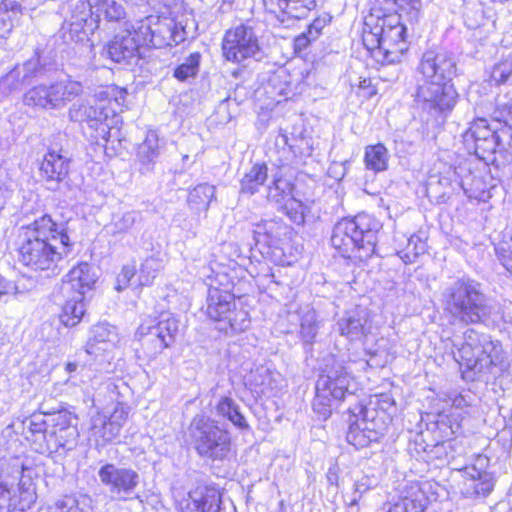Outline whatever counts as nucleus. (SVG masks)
<instances>
[{"mask_svg": "<svg viewBox=\"0 0 512 512\" xmlns=\"http://www.w3.org/2000/svg\"><path fill=\"white\" fill-rule=\"evenodd\" d=\"M72 247L66 224H58L50 215H43L26 227H21L18 261L35 272L54 271Z\"/></svg>", "mask_w": 512, "mask_h": 512, "instance_id": "1", "label": "nucleus"}, {"mask_svg": "<svg viewBox=\"0 0 512 512\" xmlns=\"http://www.w3.org/2000/svg\"><path fill=\"white\" fill-rule=\"evenodd\" d=\"M441 302L449 323L453 325H486L494 311L482 285L470 278H458L447 285L441 294Z\"/></svg>", "mask_w": 512, "mask_h": 512, "instance_id": "2", "label": "nucleus"}, {"mask_svg": "<svg viewBox=\"0 0 512 512\" xmlns=\"http://www.w3.org/2000/svg\"><path fill=\"white\" fill-rule=\"evenodd\" d=\"M419 71L426 83L419 86L418 97L440 111L452 110L458 98L451 84L457 73L453 55L445 50H428L422 55Z\"/></svg>", "mask_w": 512, "mask_h": 512, "instance_id": "3", "label": "nucleus"}, {"mask_svg": "<svg viewBox=\"0 0 512 512\" xmlns=\"http://www.w3.org/2000/svg\"><path fill=\"white\" fill-rule=\"evenodd\" d=\"M382 224L372 215L360 213L354 218H343L336 223L331 236L332 246L343 256L360 261L371 258L376 250Z\"/></svg>", "mask_w": 512, "mask_h": 512, "instance_id": "4", "label": "nucleus"}, {"mask_svg": "<svg viewBox=\"0 0 512 512\" xmlns=\"http://www.w3.org/2000/svg\"><path fill=\"white\" fill-rule=\"evenodd\" d=\"M468 153L497 167L512 163V135L507 128L498 129L486 118H477L462 135Z\"/></svg>", "mask_w": 512, "mask_h": 512, "instance_id": "5", "label": "nucleus"}, {"mask_svg": "<svg viewBox=\"0 0 512 512\" xmlns=\"http://www.w3.org/2000/svg\"><path fill=\"white\" fill-rule=\"evenodd\" d=\"M406 28L400 22V15L371 13L364 22L362 41L367 50L377 52L385 63L400 61L405 46Z\"/></svg>", "mask_w": 512, "mask_h": 512, "instance_id": "6", "label": "nucleus"}, {"mask_svg": "<svg viewBox=\"0 0 512 512\" xmlns=\"http://www.w3.org/2000/svg\"><path fill=\"white\" fill-rule=\"evenodd\" d=\"M455 360L475 373L491 372L493 368L504 372L509 367L501 343L473 328L463 333V342Z\"/></svg>", "mask_w": 512, "mask_h": 512, "instance_id": "7", "label": "nucleus"}, {"mask_svg": "<svg viewBox=\"0 0 512 512\" xmlns=\"http://www.w3.org/2000/svg\"><path fill=\"white\" fill-rule=\"evenodd\" d=\"M189 435L196 452L212 461L225 459L231 451L229 432L204 415H196L189 426Z\"/></svg>", "mask_w": 512, "mask_h": 512, "instance_id": "8", "label": "nucleus"}, {"mask_svg": "<svg viewBox=\"0 0 512 512\" xmlns=\"http://www.w3.org/2000/svg\"><path fill=\"white\" fill-rule=\"evenodd\" d=\"M83 85L71 78L62 79L49 85L40 84L29 89L23 97L27 106L45 110H59L83 93Z\"/></svg>", "mask_w": 512, "mask_h": 512, "instance_id": "9", "label": "nucleus"}, {"mask_svg": "<svg viewBox=\"0 0 512 512\" xmlns=\"http://www.w3.org/2000/svg\"><path fill=\"white\" fill-rule=\"evenodd\" d=\"M348 411L350 413V424L346 434L348 443L360 449L372 442H377L383 435L384 423L377 419L375 408L359 403Z\"/></svg>", "mask_w": 512, "mask_h": 512, "instance_id": "10", "label": "nucleus"}, {"mask_svg": "<svg viewBox=\"0 0 512 512\" xmlns=\"http://www.w3.org/2000/svg\"><path fill=\"white\" fill-rule=\"evenodd\" d=\"M136 34H140L142 45L164 48L178 45L185 40V30L174 19L150 15L139 23Z\"/></svg>", "mask_w": 512, "mask_h": 512, "instance_id": "11", "label": "nucleus"}, {"mask_svg": "<svg viewBox=\"0 0 512 512\" xmlns=\"http://www.w3.org/2000/svg\"><path fill=\"white\" fill-rule=\"evenodd\" d=\"M222 51L228 61L236 63L259 56L261 48L254 28L240 24L228 30L223 39Z\"/></svg>", "mask_w": 512, "mask_h": 512, "instance_id": "12", "label": "nucleus"}, {"mask_svg": "<svg viewBox=\"0 0 512 512\" xmlns=\"http://www.w3.org/2000/svg\"><path fill=\"white\" fill-rule=\"evenodd\" d=\"M98 477L111 495L121 501L134 499L140 484V475L136 470L113 463L103 465Z\"/></svg>", "mask_w": 512, "mask_h": 512, "instance_id": "13", "label": "nucleus"}, {"mask_svg": "<svg viewBox=\"0 0 512 512\" xmlns=\"http://www.w3.org/2000/svg\"><path fill=\"white\" fill-rule=\"evenodd\" d=\"M316 389L332 395L334 400H343L357 389L354 377L340 361L331 358L316 382Z\"/></svg>", "mask_w": 512, "mask_h": 512, "instance_id": "14", "label": "nucleus"}, {"mask_svg": "<svg viewBox=\"0 0 512 512\" xmlns=\"http://www.w3.org/2000/svg\"><path fill=\"white\" fill-rule=\"evenodd\" d=\"M46 451L72 450L79 438L77 418L68 411L51 415Z\"/></svg>", "mask_w": 512, "mask_h": 512, "instance_id": "15", "label": "nucleus"}, {"mask_svg": "<svg viewBox=\"0 0 512 512\" xmlns=\"http://www.w3.org/2000/svg\"><path fill=\"white\" fill-rule=\"evenodd\" d=\"M70 158L62 150H49L39 167V175L48 190L59 191L62 186L69 187L68 175Z\"/></svg>", "mask_w": 512, "mask_h": 512, "instance_id": "16", "label": "nucleus"}, {"mask_svg": "<svg viewBox=\"0 0 512 512\" xmlns=\"http://www.w3.org/2000/svg\"><path fill=\"white\" fill-rule=\"evenodd\" d=\"M134 31L124 30L104 47V53L116 63L129 64L138 55L139 47L142 45L140 34Z\"/></svg>", "mask_w": 512, "mask_h": 512, "instance_id": "17", "label": "nucleus"}, {"mask_svg": "<svg viewBox=\"0 0 512 512\" xmlns=\"http://www.w3.org/2000/svg\"><path fill=\"white\" fill-rule=\"evenodd\" d=\"M287 230L286 225L278 219L263 220L253 230L256 248L264 257H272L278 250L281 236Z\"/></svg>", "mask_w": 512, "mask_h": 512, "instance_id": "18", "label": "nucleus"}, {"mask_svg": "<svg viewBox=\"0 0 512 512\" xmlns=\"http://www.w3.org/2000/svg\"><path fill=\"white\" fill-rule=\"evenodd\" d=\"M96 275L92 266L83 262L73 267L65 276L62 283V293L67 297L76 296L84 299L87 291H90L96 282Z\"/></svg>", "mask_w": 512, "mask_h": 512, "instance_id": "19", "label": "nucleus"}, {"mask_svg": "<svg viewBox=\"0 0 512 512\" xmlns=\"http://www.w3.org/2000/svg\"><path fill=\"white\" fill-rule=\"evenodd\" d=\"M494 488L492 475L475 465L466 467L463 474L461 494L468 499L488 496Z\"/></svg>", "mask_w": 512, "mask_h": 512, "instance_id": "20", "label": "nucleus"}, {"mask_svg": "<svg viewBox=\"0 0 512 512\" xmlns=\"http://www.w3.org/2000/svg\"><path fill=\"white\" fill-rule=\"evenodd\" d=\"M39 70L38 59H30L0 78V99L20 90L28 84Z\"/></svg>", "mask_w": 512, "mask_h": 512, "instance_id": "21", "label": "nucleus"}, {"mask_svg": "<svg viewBox=\"0 0 512 512\" xmlns=\"http://www.w3.org/2000/svg\"><path fill=\"white\" fill-rule=\"evenodd\" d=\"M337 325L341 335L351 341L361 340L370 333V313L366 308L356 307L348 311Z\"/></svg>", "mask_w": 512, "mask_h": 512, "instance_id": "22", "label": "nucleus"}, {"mask_svg": "<svg viewBox=\"0 0 512 512\" xmlns=\"http://www.w3.org/2000/svg\"><path fill=\"white\" fill-rule=\"evenodd\" d=\"M88 11L90 21L98 27V22L103 18L109 22H119L125 18V10L116 0H85L81 1L77 8Z\"/></svg>", "mask_w": 512, "mask_h": 512, "instance_id": "23", "label": "nucleus"}, {"mask_svg": "<svg viewBox=\"0 0 512 512\" xmlns=\"http://www.w3.org/2000/svg\"><path fill=\"white\" fill-rule=\"evenodd\" d=\"M221 496L215 488L199 487L184 500L182 512H219Z\"/></svg>", "mask_w": 512, "mask_h": 512, "instance_id": "24", "label": "nucleus"}, {"mask_svg": "<svg viewBox=\"0 0 512 512\" xmlns=\"http://www.w3.org/2000/svg\"><path fill=\"white\" fill-rule=\"evenodd\" d=\"M35 493L24 484L16 486L8 485L7 482L0 483V505L7 504L9 510L24 512L35 502Z\"/></svg>", "mask_w": 512, "mask_h": 512, "instance_id": "25", "label": "nucleus"}, {"mask_svg": "<svg viewBox=\"0 0 512 512\" xmlns=\"http://www.w3.org/2000/svg\"><path fill=\"white\" fill-rule=\"evenodd\" d=\"M68 117L74 122H87L91 127L99 125L103 133L109 129V125L104 123L108 119V111L101 104L74 103L68 110Z\"/></svg>", "mask_w": 512, "mask_h": 512, "instance_id": "26", "label": "nucleus"}, {"mask_svg": "<svg viewBox=\"0 0 512 512\" xmlns=\"http://www.w3.org/2000/svg\"><path fill=\"white\" fill-rule=\"evenodd\" d=\"M162 148L163 144L160 142L158 134L155 131H148L145 139L138 145L136 151V162L142 174L154 171Z\"/></svg>", "mask_w": 512, "mask_h": 512, "instance_id": "27", "label": "nucleus"}, {"mask_svg": "<svg viewBox=\"0 0 512 512\" xmlns=\"http://www.w3.org/2000/svg\"><path fill=\"white\" fill-rule=\"evenodd\" d=\"M206 313L208 317L221 325L230 310L234 308V296L226 291L216 287L208 289Z\"/></svg>", "mask_w": 512, "mask_h": 512, "instance_id": "28", "label": "nucleus"}, {"mask_svg": "<svg viewBox=\"0 0 512 512\" xmlns=\"http://www.w3.org/2000/svg\"><path fill=\"white\" fill-rule=\"evenodd\" d=\"M90 21L89 13L84 8H77L71 22H66L61 27V36L66 43L81 42L88 37L87 28L91 31L96 28Z\"/></svg>", "mask_w": 512, "mask_h": 512, "instance_id": "29", "label": "nucleus"}, {"mask_svg": "<svg viewBox=\"0 0 512 512\" xmlns=\"http://www.w3.org/2000/svg\"><path fill=\"white\" fill-rule=\"evenodd\" d=\"M427 498L418 482L408 483L401 492V499L389 512H424Z\"/></svg>", "mask_w": 512, "mask_h": 512, "instance_id": "30", "label": "nucleus"}, {"mask_svg": "<svg viewBox=\"0 0 512 512\" xmlns=\"http://www.w3.org/2000/svg\"><path fill=\"white\" fill-rule=\"evenodd\" d=\"M249 382L256 393L273 396L280 388L281 375L261 366L250 373Z\"/></svg>", "mask_w": 512, "mask_h": 512, "instance_id": "31", "label": "nucleus"}, {"mask_svg": "<svg viewBox=\"0 0 512 512\" xmlns=\"http://www.w3.org/2000/svg\"><path fill=\"white\" fill-rule=\"evenodd\" d=\"M24 434L27 440L37 445L36 450L39 452L46 451V443L48 439L47 422L42 414H34L23 421Z\"/></svg>", "mask_w": 512, "mask_h": 512, "instance_id": "32", "label": "nucleus"}, {"mask_svg": "<svg viewBox=\"0 0 512 512\" xmlns=\"http://www.w3.org/2000/svg\"><path fill=\"white\" fill-rule=\"evenodd\" d=\"M146 328L152 332V336L160 339L157 340L156 350L163 351L175 341L179 330V321L174 317L167 316L161 318L156 325L147 326Z\"/></svg>", "mask_w": 512, "mask_h": 512, "instance_id": "33", "label": "nucleus"}, {"mask_svg": "<svg viewBox=\"0 0 512 512\" xmlns=\"http://www.w3.org/2000/svg\"><path fill=\"white\" fill-rule=\"evenodd\" d=\"M91 502L88 495H66L53 505L40 507L36 512H91Z\"/></svg>", "mask_w": 512, "mask_h": 512, "instance_id": "34", "label": "nucleus"}, {"mask_svg": "<svg viewBox=\"0 0 512 512\" xmlns=\"http://www.w3.org/2000/svg\"><path fill=\"white\" fill-rule=\"evenodd\" d=\"M91 435L96 439L98 445H105L113 441L120 434L117 425L110 423L107 416L97 413L91 418Z\"/></svg>", "mask_w": 512, "mask_h": 512, "instance_id": "35", "label": "nucleus"}, {"mask_svg": "<svg viewBox=\"0 0 512 512\" xmlns=\"http://www.w3.org/2000/svg\"><path fill=\"white\" fill-rule=\"evenodd\" d=\"M215 409L218 416L226 418L237 428L241 430L249 428L245 417L240 412L239 405L232 398L221 397Z\"/></svg>", "mask_w": 512, "mask_h": 512, "instance_id": "36", "label": "nucleus"}, {"mask_svg": "<svg viewBox=\"0 0 512 512\" xmlns=\"http://www.w3.org/2000/svg\"><path fill=\"white\" fill-rule=\"evenodd\" d=\"M215 197V186L203 183L194 187L188 195L189 208L197 213L207 211L209 204Z\"/></svg>", "mask_w": 512, "mask_h": 512, "instance_id": "37", "label": "nucleus"}, {"mask_svg": "<svg viewBox=\"0 0 512 512\" xmlns=\"http://www.w3.org/2000/svg\"><path fill=\"white\" fill-rule=\"evenodd\" d=\"M114 333L105 324L96 325L92 330V336L86 345V352L90 355H98L100 352H105L111 346V336Z\"/></svg>", "mask_w": 512, "mask_h": 512, "instance_id": "38", "label": "nucleus"}, {"mask_svg": "<svg viewBox=\"0 0 512 512\" xmlns=\"http://www.w3.org/2000/svg\"><path fill=\"white\" fill-rule=\"evenodd\" d=\"M389 153L387 148L378 143L365 148L364 162L366 168L374 172L385 171L388 167Z\"/></svg>", "mask_w": 512, "mask_h": 512, "instance_id": "39", "label": "nucleus"}, {"mask_svg": "<svg viewBox=\"0 0 512 512\" xmlns=\"http://www.w3.org/2000/svg\"><path fill=\"white\" fill-rule=\"evenodd\" d=\"M66 301L60 314V321L67 327L76 326L82 319L85 313L84 299H77L76 296Z\"/></svg>", "mask_w": 512, "mask_h": 512, "instance_id": "40", "label": "nucleus"}, {"mask_svg": "<svg viewBox=\"0 0 512 512\" xmlns=\"http://www.w3.org/2000/svg\"><path fill=\"white\" fill-rule=\"evenodd\" d=\"M219 329L226 333L230 330L233 333H240L247 330L250 326L249 313L243 308H232Z\"/></svg>", "mask_w": 512, "mask_h": 512, "instance_id": "41", "label": "nucleus"}, {"mask_svg": "<svg viewBox=\"0 0 512 512\" xmlns=\"http://www.w3.org/2000/svg\"><path fill=\"white\" fill-rule=\"evenodd\" d=\"M267 166L265 164H255L241 180V192L254 194L267 180Z\"/></svg>", "mask_w": 512, "mask_h": 512, "instance_id": "42", "label": "nucleus"}, {"mask_svg": "<svg viewBox=\"0 0 512 512\" xmlns=\"http://www.w3.org/2000/svg\"><path fill=\"white\" fill-rule=\"evenodd\" d=\"M292 190L293 186L287 179L276 178L272 185L268 187L267 199L281 206L293 198Z\"/></svg>", "mask_w": 512, "mask_h": 512, "instance_id": "43", "label": "nucleus"}, {"mask_svg": "<svg viewBox=\"0 0 512 512\" xmlns=\"http://www.w3.org/2000/svg\"><path fill=\"white\" fill-rule=\"evenodd\" d=\"M318 321L313 309L302 311L300 317V336L304 343L311 344L318 333Z\"/></svg>", "mask_w": 512, "mask_h": 512, "instance_id": "44", "label": "nucleus"}, {"mask_svg": "<svg viewBox=\"0 0 512 512\" xmlns=\"http://www.w3.org/2000/svg\"><path fill=\"white\" fill-rule=\"evenodd\" d=\"M20 9L18 0H0V38H6L13 29L11 13Z\"/></svg>", "mask_w": 512, "mask_h": 512, "instance_id": "45", "label": "nucleus"}, {"mask_svg": "<svg viewBox=\"0 0 512 512\" xmlns=\"http://www.w3.org/2000/svg\"><path fill=\"white\" fill-rule=\"evenodd\" d=\"M163 261L157 256L147 257L141 264L139 282L141 286L152 284L156 274L162 269Z\"/></svg>", "mask_w": 512, "mask_h": 512, "instance_id": "46", "label": "nucleus"}, {"mask_svg": "<svg viewBox=\"0 0 512 512\" xmlns=\"http://www.w3.org/2000/svg\"><path fill=\"white\" fill-rule=\"evenodd\" d=\"M512 77V56L508 55L499 60L492 67L490 73V80L495 85H501L507 83Z\"/></svg>", "mask_w": 512, "mask_h": 512, "instance_id": "47", "label": "nucleus"}, {"mask_svg": "<svg viewBox=\"0 0 512 512\" xmlns=\"http://www.w3.org/2000/svg\"><path fill=\"white\" fill-rule=\"evenodd\" d=\"M200 57L199 53L190 54L181 65L175 68L174 77L179 81H185L190 77L196 76L199 69Z\"/></svg>", "mask_w": 512, "mask_h": 512, "instance_id": "48", "label": "nucleus"}, {"mask_svg": "<svg viewBox=\"0 0 512 512\" xmlns=\"http://www.w3.org/2000/svg\"><path fill=\"white\" fill-rule=\"evenodd\" d=\"M334 401L335 400L332 398V395L325 391L316 389V395L313 400V410L321 419L326 420L332 413Z\"/></svg>", "mask_w": 512, "mask_h": 512, "instance_id": "49", "label": "nucleus"}, {"mask_svg": "<svg viewBox=\"0 0 512 512\" xmlns=\"http://www.w3.org/2000/svg\"><path fill=\"white\" fill-rule=\"evenodd\" d=\"M139 332L143 335L142 339V350L145 357L148 360H153L159 355L162 351L156 350L157 340H160L158 337L152 336V332L146 328V326L141 325L139 328Z\"/></svg>", "mask_w": 512, "mask_h": 512, "instance_id": "50", "label": "nucleus"}, {"mask_svg": "<svg viewBox=\"0 0 512 512\" xmlns=\"http://www.w3.org/2000/svg\"><path fill=\"white\" fill-rule=\"evenodd\" d=\"M495 252L501 264L512 274V234L495 246Z\"/></svg>", "mask_w": 512, "mask_h": 512, "instance_id": "51", "label": "nucleus"}, {"mask_svg": "<svg viewBox=\"0 0 512 512\" xmlns=\"http://www.w3.org/2000/svg\"><path fill=\"white\" fill-rule=\"evenodd\" d=\"M280 207L295 224L301 225L305 222L304 205L294 197L282 204Z\"/></svg>", "mask_w": 512, "mask_h": 512, "instance_id": "52", "label": "nucleus"}, {"mask_svg": "<svg viewBox=\"0 0 512 512\" xmlns=\"http://www.w3.org/2000/svg\"><path fill=\"white\" fill-rule=\"evenodd\" d=\"M288 17L301 19L316 7V0H289Z\"/></svg>", "mask_w": 512, "mask_h": 512, "instance_id": "53", "label": "nucleus"}, {"mask_svg": "<svg viewBox=\"0 0 512 512\" xmlns=\"http://www.w3.org/2000/svg\"><path fill=\"white\" fill-rule=\"evenodd\" d=\"M375 485V479L367 475H364L360 479L356 480L354 484L353 497L349 503V506H356L362 495L372 489Z\"/></svg>", "mask_w": 512, "mask_h": 512, "instance_id": "54", "label": "nucleus"}, {"mask_svg": "<svg viewBox=\"0 0 512 512\" xmlns=\"http://www.w3.org/2000/svg\"><path fill=\"white\" fill-rule=\"evenodd\" d=\"M264 7L267 12L274 14L281 22L285 21V16H288L290 10L289 0H263Z\"/></svg>", "mask_w": 512, "mask_h": 512, "instance_id": "55", "label": "nucleus"}, {"mask_svg": "<svg viewBox=\"0 0 512 512\" xmlns=\"http://www.w3.org/2000/svg\"><path fill=\"white\" fill-rule=\"evenodd\" d=\"M136 213L133 211L125 212L123 213L113 224L114 231L113 233H124L127 232L129 229L132 228V226L136 222Z\"/></svg>", "mask_w": 512, "mask_h": 512, "instance_id": "56", "label": "nucleus"}, {"mask_svg": "<svg viewBox=\"0 0 512 512\" xmlns=\"http://www.w3.org/2000/svg\"><path fill=\"white\" fill-rule=\"evenodd\" d=\"M136 268L134 265L123 266L121 272L117 276L116 289L122 291L128 287L131 279L135 276Z\"/></svg>", "mask_w": 512, "mask_h": 512, "instance_id": "57", "label": "nucleus"}, {"mask_svg": "<svg viewBox=\"0 0 512 512\" xmlns=\"http://www.w3.org/2000/svg\"><path fill=\"white\" fill-rule=\"evenodd\" d=\"M128 416V408L124 404L118 403L113 412L109 417H107L110 420V423L113 425H117L118 429L121 430L122 426L127 420Z\"/></svg>", "mask_w": 512, "mask_h": 512, "instance_id": "58", "label": "nucleus"}, {"mask_svg": "<svg viewBox=\"0 0 512 512\" xmlns=\"http://www.w3.org/2000/svg\"><path fill=\"white\" fill-rule=\"evenodd\" d=\"M407 250L409 252L414 253L415 256L424 253L425 251V243L420 240V238L416 235H412L408 239Z\"/></svg>", "mask_w": 512, "mask_h": 512, "instance_id": "59", "label": "nucleus"}, {"mask_svg": "<svg viewBox=\"0 0 512 512\" xmlns=\"http://www.w3.org/2000/svg\"><path fill=\"white\" fill-rule=\"evenodd\" d=\"M379 5V10L387 11L388 13H396L395 8H403L405 0H375Z\"/></svg>", "mask_w": 512, "mask_h": 512, "instance_id": "60", "label": "nucleus"}, {"mask_svg": "<svg viewBox=\"0 0 512 512\" xmlns=\"http://www.w3.org/2000/svg\"><path fill=\"white\" fill-rule=\"evenodd\" d=\"M326 26V20L324 18H316L307 28V33L312 36L315 40L321 34V31Z\"/></svg>", "mask_w": 512, "mask_h": 512, "instance_id": "61", "label": "nucleus"}, {"mask_svg": "<svg viewBox=\"0 0 512 512\" xmlns=\"http://www.w3.org/2000/svg\"><path fill=\"white\" fill-rule=\"evenodd\" d=\"M315 40L310 36L307 32L302 33L297 36L294 40V47L296 51H302L306 49V47L311 43V41Z\"/></svg>", "mask_w": 512, "mask_h": 512, "instance_id": "62", "label": "nucleus"}, {"mask_svg": "<svg viewBox=\"0 0 512 512\" xmlns=\"http://www.w3.org/2000/svg\"><path fill=\"white\" fill-rule=\"evenodd\" d=\"M328 174L335 179L340 180L345 175V166L341 163H334L328 169Z\"/></svg>", "mask_w": 512, "mask_h": 512, "instance_id": "63", "label": "nucleus"}, {"mask_svg": "<svg viewBox=\"0 0 512 512\" xmlns=\"http://www.w3.org/2000/svg\"><path fill=\"white\" fill-rule=\"evenodd\" d=\"M395 402L388 394H381L378 398V405L382 410H388L394 406Z\"/></svg>", "mask_w": 512, "mask_h": 512, "instance_id": "64", "label": "nucleus"}]
</instances>
